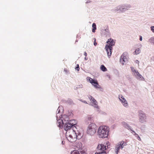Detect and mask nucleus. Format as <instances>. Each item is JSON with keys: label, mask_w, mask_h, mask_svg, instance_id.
<instances>
[{"label": "nucleus", "mask_w": 154, "mask_h": 154, "mask_svg": "<svg viewBox=\"0 0 154 154\" xmlns=\"http://www.w3.org/2000/svg\"><path fill=\"white\" fill-rule=\"evenodd\" d=\"M109 127L106 126H100L98 128L97 131L99 137L101 138L107 137L109 134Z\"/></svg>", "instance_id": "1"}, {"label": "nucleus", "mask_w": 154, "mask_h": 154, "mask_svg": "<svg viewBox=\"0 0 154 154\" xmlns=\"http://www.w3.org/2000/svg\"><path fill=\"white\" fill-rule=\"evenodd\" d=\"M77 132L74 129H70L66 133V136L68 140L72 143L75 141L77 138Z\"/></svg>", "instance_id": "2"}, {"label": "nucleus", "mask_w": 154, "mask_h": 154, "mask_svg": "<svg viewBox=\"0 0 154 154\" xmlns=\"http://www.w3.org/2000/svg\"><path fill=\"white\" fill-rule=\"evenodd\" d=\"M96 125L94 124L91 123L89 124L87 130V133L91 135H94L96 132Z\"/></svg>", "instance_id": "3"}, {"label": "nucleus", "mask_w": 154, "mask_h": 154, "mask_svg": "<svg viewBox=\"0 0 154 154\" xmlns=\"http://www.w3.org/2000/svg\"><path fill=\"white\" fill-rule=\"evenodd\" d=\"M139 122L142 123H144L146 121V116L145 114L141 111L139 114Z\"/></svg>", "instance_id": "4"}, {"label": "nucleus", "mask_w": 154, "mask_h": 154, "mask_svg": "<svg viewBox=\"0 0 154 154\" xmlns=\"http://www.w3.org/2000/svg\"><path fill=\"white\" fill-rule=\"evenodd\" d=\"M87 80L89 81L96 88H99V85L97 81H95L94 80L89 77L87 78Z\"/></svg>", "instance_id": "5"}, {"label": "nucleus", "mask_w": 154, "mask_h": 154, "mask_svg": "<svg viewBox=\"0 0 154 154\" xmlns=\"http://www.w3.org/2000/svg\"><path fill=\"white\" fill-rule=\"evenodd\" d=\"M70 122H71V121ZM75 125V124L71 123V122H69L64 125V129L67 132L69 131L70 129H74V127L72 128L73 126Z\"/></svg>", "instance_id": "6"}, {"label": "nucleus", "mask_w": 154, "mask_h": 154, "mask_svg": "<svg viewBox=\"0 0 154 154\" xmlns=\"http://www.w3.org/2000/svg\"><path fill=\"white\" fill-rule=\"evenodd\" d=\"M124 142L123 141H122L118 143V144L116 146V150L115 152H116V154H117L119 150L120 149H122L123 148L124 145Z\"/></svg>", "instance_id": "7"}, {"label": "nucleus", "mask_w": 154, "mask_h": 154, "mask_svg": "<svg viewBox=\"0 0 154 154\" xmlns=\"http://www.w3.org/2000/svg\"><path fill=\"white\" fill-rule=\"evenodd\" d=\"M97 149L98 151L106 152L105 151L107 149L106 146L102 144H99L97 147Z\"/></svg>", "instance_id": "8"}, {"label": "nucleus", "mask_w": 154, "mask_h": 154, "mask_svg": "<svg viewBox=\"0 0 154 154\" xmlns=\"http://www.w3.org/2000/svg\"><path fill=\"white\" fill-rule=\"evenodd\" d=\"M109 46L108 45H106L105 49L106 51L108 57H110L112 54V48L109 47Z\"/></svg>", "instance_id": "9"}, {"label": "nucleus", "mask_w": 154, "mask_h": 154, "mask_svg": "<svg viewBox=\"0 0 154 154\" xmlns=\"http://www.w3.org/2000/svg\"><path fill=\"white\" fill-rule=\"evenodd\" d=\"M107 44L109 47H112V46H114L115 44V42L114 40L112 38L108 39L107 41Z\"/></svg>", "instance_id": "10"}, {"label": "nucleus", "mask_w": 154, "mask_h": 154, "mask_svg": "<svg viewBox=\"0 0 154 154\" xmlns=\"http://www.w3.org/2000/svg\"><path fill=\"white\" fill-rule=\"evenodd\" d=\"M134 75L138 80H143L144 78L143 76L140 75L138 71H137L136 73H135Z\"/></svg>", "instance_id": "11"}, {"label": "nucleus", "mask_w": 154, "mask_h": 154, "mask_svg": "<svg viewBox=\"0 0 154 154\" xmlns=\"http://www.w3.org/2000/svg\"><path fill=\"white\" fill-rule=\"evenodd\" d=\"M125 54L123 53L121 56L120 59V62L122 65H124L125 63Z\"/></svg>", "instance_id": "12"}, {"label": "nucleus", "mask_w": 154, "mask_h": 154, "mask_svg": "<svg viewBox=\"0 0 154 154\" xmlns=\"http://www.w3.org/2000/svg\"><path fill=\"white\" fill-rule=\"evenodd\" d=\"M57 125L60 128H61L63 126V121L61 119H59L57 121Z\"/></svg>", "instance_id": "13"}, {"label": "nucleus", "mask_w": 154, "mask_h": 154, "mask_svg": "<svg viewBox=\"0 0 154 154\" xmlns=\"http://www.w3.org/2000/svg\"><path fill=\"white\" fill-rule=\"evenodd\" d=\"M119 98L120 100L121 101V102L123 103V105H124L125 103V99L124 97L122 96V95H120L119 96Z\"/></svg>", "instance_id": "14"}, {"label": "nucleus", "mask_w": 154, "mask_h": 154, "mask_svg": "<svg viewBox=\"0 0 154 154\" xmlns=\"http://www.w3.org/2000/svg\"><path fill=\"white\" fill-rule=\"evenodd\" d=\"M140 52V50L139 48L136 49L133 53L134 55H137L139 54Z\"/></svg>", "instance_id": "15"}, {"label": "nucleus", "mask_w": 154, "mask_h": 154, "mask_svg": "<svg viewBox=\"0 0 154 154\" xmlns=\"http://www.w3.org/2000/svg\"><path fill=\"white\" fill-rule=\"evenodd\" d=\"M126 128H127V129L131 131L132 133L133 132V131H134L132 130V128L128 124H126Z\"/></svg>", "instance_id": "16"}, {"label": "nucleus", "mask_w": 154, "mask_h": 154, "mask_svg": "<svg viewBox=\"0 0 154 154\" xmlns=\"http://www.w3.org/2000/svg\"><path fill=\"white\" fill-rule=\"evenodd\" d=\"M92 27L93 28L92 32H95V30L96 29V26L95 23H93Z\"/></svg>", "instance_id": "17"}, {"label": "nucleus", "mask_w": 154, "mask_h": 154, "mask_svg": "<svg viewBox=\"0 0 154 154\" xmlns=\"http://www.w3.org/2000/svg\"><path fill=\"white\" fill-rule=\"evenodd\" d=\"M101 69L103 72H105L107 71V69L104 66V65H102L100 66Z\"/></svg>", "instance_id": "18"}, {"label": "nucleus", "mask_w": 154, "mask_h": 154, "mask_svg": "<svg viewBox=\"0 0 154 154\" xmlns=\"http://www.w3.org/2000/svg\"><path fill=\"white\" fill-rule=\"evenodd\" d=\"M76 132H77L76 135H77V137H78L79 138H81L82 136V134L81 133L77 131V132L76 131Z\"/></svg>", "instance_id": "19"}, {"label": "nucleus", "mask_w": 154, "mask_h": 154, "mask_svg": "<svg viewBox=\"0 0 154 154\" xmlns=\"http://www.w3.org/2000/svg\"><path fill=\"white\" fill-rule=\"evenodd\" d=\"M91 102L94 104V107H97V101L94 99H93V100L91 101Z\"/></svg>", "instance_id": "20"}, {"label": "nucleus", "mask_w": 154, "mask_h": 154, "mask_svg": "<svg viewBox=\"0 0 154 154\" xmlns=\"http://www.w3.org/2000/svg\"><path fill=\"white\" fill-rule=\"evenodd\" d=\"M71 154H80V152L77 150H75L71 152Z\"/></svg>", "instance_id": "21"}, {"label": "nucleus", "mask_w": 154, "mask_h": 154, "mask_svg": "<svg viewBox=\"0 0 154 154\" xmlns=\"http://www.w3.org/2000/svg\"><path fill=\"white\" fill-rule=\"evenodd\" d=\"M133 132L134 133V135H135L136 137L138 138V139L139 140H141V138L134 131H133Z\"/></svg>", "instance_id": "22"}, {"label": "nucleus", "mask_w": 154, "mask_h": 154, "mask_svg": "<svg viewBox=\"0 0 154 154\" xmlns=\"http://www.w3.org/2000/svg\"><path fill=\"white\" fill-rule=\"evenodd\" d=\"M95 154H106V152H101L100 151H98L96 152Z\"/></svg>", "instance_id": "23"}, {"label": "nucleus", "mask_w": 154, "mask_h": 154, "mask_svg": "<svg viewBox=\"0 0 154 154\" xmlns=\"http://www.w3.org/2000/svg\"><path fill=\"white\" fill-rule=\"evenodd\" d=\"M131 69L132 71L133 72V75L137 71V70L134 69V68L133 67H131Z\"/></svg>", "instance_id": "24"}, {"label": "nucleus", "mask_w": 154, "mask_h": 154, "mask_svg": "<svg viewBox=\"0 0 154 154\" xmlns=\"http://www.w3.org/2000/svg\"><path fill=\"white\" fill-rule=\"evenodd\" d=\"M149 41L151 43L154 44V37H152L149 39Z\"/></svg>", "instance_id": "25"}, {"label": "nucleus", "mask_w": 154, "mask_h": 154, "mask_svg": "<svg viewBox=\"0 0 154 154\" xmlns=\"http://www.w3.org/2000/svg\"><path fill=\"white\" fill-rule=\"evenodd\" d=\"M131 7V6L130 4H127L126 5V10H128Z\"/></svg>", "instance_id": "26"}, {"label": "nucleus", "mask_w": 154, "mask_h": 154, "mask_svg": "<svg viewBox=\"0 0 154 154\" xmlns=\"http://www.w3.org/2000/svg\"><path fill=\"white\" fill-rule=\"evenodd\" d=\"M80 154H87V153L84 151L82 150L80 152Z\"/></svg>", "instance_id": "27"}, {"label": "nucleus", "mask_w": 154, "mask_h": 154, "mask_svg": "<svg viewBox=\"0 0 154 154\" xmlns=\"http://www.w3.org/2000/svg\"><path fill=\"white\" fill-rule=\"evenodd\" d=\"M94 45L96 46L97 45V42H96V38H94Z\"/></svg>", "instance_id": "28"}, {"label": "nucleus", "mask_w": 154, "mask_h": 154, "mask_svg": "<svg viewBox=\"0 0 154 154\" xmlns=\"http://www.w3.org/2000/svg\"><path fill=\"white\" fill-rule=\"evenodd\" d=\"M89 98L90 99V100L91 101V100H93V99H94L93 97H92V96H89Z\"/></svg>", "instance_id": "29"}, {"label": "nucleus", "mask_w": 154, "mask_h": 154, "mask_svg": "<svg viewBox=\"0 0 154 154\" xmlns=\"http://www.w3.org/2000/svg\"><path fill=\"white\" fill-rule=\"evenodd\" d=\"M75 69L78 71H79V67L78 64L77 65V66L76 67Z\"/></svg>", "instance_id": "30"}, {"label": "nucleus", "mask_w": 154, "mask_h": 154, "mask_svg": "<svg viewBox=\"0 0 154 154\" xmlns=\"http://www.w3.org/2000/svg\"><path fill=\"white\" fill-rule=\"evenodd\" d=\"M151 30L152 31V32H154V26H151Z\"/></svg>", "instance_id": "31"}, {"label": "nucleus", "mask_w": 154, "mask_h": 154, "mask_svg": "<svg viewBox=\"0 0 154 154\" xmlns=\"http://www.w3.org/2000/svg\"><path fill=\"white\" fill-rule=\"evenodd\" d=\"M140 41H141L142 40V37L141 36H140Z\"/></svg>", "instance_id": "32"}, {"label": "nucleus", "mask_w": 154, "mask_h": 154, "mask_svg": "<svg viewBox=\"0 0 154 154\" xmlns=\"http://www.w3.org/2000/svg\"><path fill=\"white\" fill-rule=\"evenodd\" d=\"M135 63H137L138 64H139V61L138 60H135Z\"/></svg>", "instance_id": "33"}, {"label": "nucleus", "mask_w": 154, "mask_h": 154, "mask_svg": "<svg viewBox=\"0 0 154 154\" xmlns=\"http://www.w3.org/2000/svg\"><path fill=\"white\" fill-rule=\"evenodd\" d=\"M84 54L86 57L87 56V54L86 52H84Z\"/></svg>", "instance_id": "34"}, {"label": "nucleus", "mask_w": 154, "mask_h": 154, "mask_svg": "<svg viewBox=\"0 0 154 154\" xmlns=\"http://www.w3.org/2000/svg\"><path fill=\"white\" fill-rule=\"evenodd\" d=\"M64 71H65L66 72H67V70L64 69Z\"/></svg>", "instance_id": "35"}, {"label": "nucleus", "mask_w": 154, "mask_h": 154, "mask_svg": "<svg viewBox=\"0 0 154 154\" xmlns=\"http://www.w3.org/2000/svg\"><path fill=\"white\" fill-rule=\"evenodd\" d=\"M127 103H125V104H126V106H127Z\"/></svg>", "instance_id": "36"}, {"label": "nucleus", "mask_w": 154, "mask_h": 154, "mask_svg": "<svg viewBox=\"0 0 154 154\" xmlns=\"http://www.w3.org/2000/svg\"><path fill=\"white\" fill-rule=\"evenodd\" d=\"M85 60H87V59H86V57H85Z\"/></svg>", "instance_id": "37"}, {"label": "nucleus", "mask_w": 154, "mask_h": 154, "mask_svg": "<svg viewBox=\"0 0 154 154\" xmlns=\"http://www.w3.org/2000/svg\"><path fill=\"white\" fill-rule=\"evenodd\" d=\"M85 103H87V102L85 101V102H84Z\"/></svg>", "instance_id": "38"}, {"label": "nucleus", "mask_w": 154, "mask_h": 154, "mask_svg": "<svg viewBox=\"0 0 154 154\" xmlns=\"http://www.w3.org/2000/svg\"><path fill=\"white\" fill-rule=\"evenodd\" d=\"M107 148H108V145L107 146Z\"/></svg>", "instance_id": "39"}, {"label": "nucleus", "mask_w": 154, "mask_h": 154, "mask_svg": "<svg viewBox=\"0 0 154 154\" xmlns=\"http://www.w3.org/2000/svg\"><path fill=\"white\" fill-rule=\"evenodd\" d=\"M62 143H63H63H63V141L62 142Z\"/></svg>", "instance_id": "40"}, {"label": "nucleus", "mask_w": 154, "mask_h": 154, "mask_svg": "<svg viewBox=\"0 0 154 154\" xmlns=\"http://www.w3.org/2000/svg\"><path fill=\"white\" fill-rule=\"evenodd\" d=\"M62 143H63H63H63V141L62 142Z\"/></svg>", "instance_id": "41"}]
</instances>
